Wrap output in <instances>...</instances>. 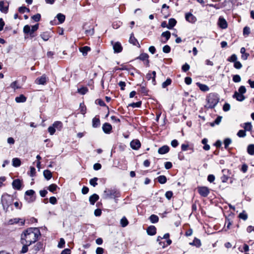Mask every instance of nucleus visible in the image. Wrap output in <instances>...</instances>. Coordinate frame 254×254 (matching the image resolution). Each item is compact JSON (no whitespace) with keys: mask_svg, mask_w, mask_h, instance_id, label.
Here are the masks:
<instances>
[{"mask_svg":"<svg viewBox=\"0 0 254 254\" xmlns=\"http://www.w3.org/2000/svg\"><path fill=\"white\" fill-rule=\"evenodd\" d=\"M41 236V232L38 228H29L21 235V243H28L30 245L35 243Z\"/></svg>","mask_w":254,"mask_h":254,"instance_id":"f257e3e1","label":"nucleus"},{"mask_svg":"<svg viewBox=\"0 0 254 254\" xmlns=\"http://www.w3.org/2000/svg\"><path fill=\"white\" fill-rule=\"evenodd\" d=\"M207 106L209 108H213L219 102L218 95L211 93L207 97Z\"/></svg>","mask_w":254,"mask_h":254,"instance_id":"f03ea898","label":"nucleus"},{"mask_svg":"<svg viewBox=\"0 0 254 254\" xmlns=\"http://www.w3.org/2000/svg\"><path fill=\"white\" fill-rule=\"evenodd\" d=\"M118 192L115 189H106L104 191L103 197L105 199L112 198L117 196Z\"/></svg>","mask_w":254,"mask_h":254,"instance_id":"7ed1b4c3","label":"nucleus"},{"mask_svg":"<svg viewBox=\"0 0 254 254\" xmlns=\"http://www.w3.org/2000/svg\"><path fill=\"white\" fill-rule=\"evenodd\" d=\"M11 197L10 195L7 194L2 195L1 202L4 209H7L8 206L11 204Z\"/></svg>","mask_w":254,"mask_h":254,"instance_id":"20e7f679","label":"nucleus"},{"mask_svg":"<svg viewBox=\"0 0 254 254\" xmlns=\"http://www.w3.org/2000/svg\"><path fill=\"white\" fill-rule=\"evenodd\" d=\"M35 191L32 190H27L25 193V199L28 202L31 203L35 201Z\"/></svg>","mask_w":254,"mask_h":254,"instance_id":"39448f33","label":"nucleus"},{"mask_svg":"<svg viewBox=\"0 0 254 254\" xmlns=\"http://www.w3.org/2000/svg\"><path fill=\"white\" fill-rule=\"evenodd\" d=\"M198 191L200 195L203 197H206L209 193V190L206 187H198Z\"/></svg>","mask_w":254,"mask_h":254,"instance_id":"423d86ee","label":"nucleus"},{"mask_svg":"<svg viewBox=\"0 0 254 254\" xmlns=\"http://www.w3.org/2000/svg\"><path fill=\"white\" fill-rule=\"evenodd\" d=\"M47 77L46 75L44 74L41 77L37 78L35 80V83L39 85H45L46 84Z\"/></svg>","mask_w":254,"mask_h":254,"instance_id":"0eeeda50","label":"nucleus"},{"mask_svg":"<svg viewBox=\"0 0 254 254\" xmlns=\"http://www.w3.org/2000/svg\"><path fill=\"white\" fill-rule=\"evenodd\" d=\"M112 44L115 53H118L122 52L123 48L120 42H117L114 43L113 42H112Z\"/></svg>","mask_w":254,"mask_h":254,"instance_id":"6e6552de","label":"nucleus"},{"mask_svg":"<svg viewBox=\"0 0 254 254\" xmlns=\"http://www.w3.org/2000/svg\"><path fill=\"white\" fill-rule=\"evenodd\" d=\"M218 24L222 29H226L228 26L226 20L221 16L219 18Z\"/></svg>","mask_w":254,"mask_h":254,"instance_id":"1a4fd4ad","label":"nucleus"},{"mask_svg":"<svg viewBox=\"0 0 254 254\" xmlns=\"http://www.w3.org/2000/svg\"><path fill=\"white\" fill-rule=\"evenodd\" d=\"M186 19L187 21L193 23L196 21V18L191 13H188L185 15Z\"/></svg>","mask_w":254,"mask_h":254,"instance_id":"9d476101","label":"nucleus"},{"mask_svg":"<svg viewBox=\"0 0 254 254\" xmlns=\"http://www.w3.org/2000/svg\"><path fill=\"white\" fill-rule=\"evenodd\" d=\"M155 77H156V72L155 71H153L152 72H148L146 74V78L148 80L152 79V83L153 85L156 84Z\"/></svg>","mask_w":254,"mask_h":254,"instance_id":"9b49d317","label":"nucleus"},{"mask_svg":"<svg viewBox=\"0 0 254 254\" xmlns=\"http://www.w3.org/2000/svg\"><path fill=\"white\" fill-rule=\"evenodd\" d=\"M102 129L105 133L109 134L111 132L112 127L110 124L106 123L103 124Z\"/></svg>","mask_w":254,"mask_h":254,"instance_id":"f8f14e48","label":"nucleus"},{"mask_svg":"<svg viewBox=\"0 0 254 254\" xmlns=\"http://www.w3.org/2000/svg\"><path fill=\"white\" fill-rule=\"evenodd\" d=\"M130 147L133 149L137 150L140 148L141 144H140V141L138 140L135 139V140H133L132 141H131L130 142Z\"/></svg>","mask_w":254,"mask_h":254,"instance_id":"ddd939ff","label":"nucleus"},{"mask_svg":"<svg viewBox=\"0 0 254 254\" xmlns=\"http://www.w3.org/2000/svg\"><path fill=\"white\" fill-rule=\"evenodd\" d=\"M12 187L17 190L21 189V182L19 179L14 180L12 183Z\"/></svg>","mask_w":254,"mask_h":254,"instance_id":"4468645a","label":"nucleus"},{"mask_svg":"<svg viewBox=\"0 0 254 254\" xmlns=\"http://www.w3.org/2000/svg\"><path fill=\"white\" fill-rule=\"evenodd\" d=\"M234 98L236 99L238 101L242 102L245 99V97L242 94H240L237 91H235L234 95H233Z\"/></svg>","mask_w":254,"mask_h":254,"instance_id":"2eb2a0df","label":"nucleus"},{"mask_svg":"<svg viewBox=\"0 0 254 254\" xmlns=\"http://www.w3.org/2000/svg\"><path fill=\"white\" fill-rule=\"evenodd\" d=\"M8 5L5 4L3 1H0V11L1 12L6 13L8 9Z\"/></svg>","mask_w":254,"mask_h":254,"instance_id":"dca6fc26","label":"nucleus"},{"mask_svg":"<svg viewBox=\"0 0 254 254\" xmlns=\"http://www.w3.org/2000/svg\"><path fill=\"white\" fill-rule=\"evenodd\" d=\"M161 36L165 38V40H161V42L163 43H166L167 41L170 39L171 36V33L169 31H167L163 32L161 34Z\"/></svg>","mask_w":254,"mask_h":254,"instance_id":"f3484780","label":"nucleus"},{"mask_svg":"<svg viewBox=\"0 0 254 254\" xmlns=\"http://www.w3.org/2000/svg\"><path fill=\"white\" fill-rule=\"evenodd\" d=\"M169 151V147L167 145H164L159 148L158 152L160 154H164L167 153Z\"/></svg>","mask_w":254,"mask_h":254,"instance_id":"a211bd4d","label":"nucleus"},{"mask_svg":"<svg viewBox=\"0 0 254 254\" xmlns=\"http://www.w3.org/2000/svg\"><path fill=\"white\" fill-rule=\"evenodd\" d=\"M99 196L97 194H93L89 197V202L91 205H94L96 201L99 199Z\"/></svg>","mask_w":254,"mask_h":254,"instance_id":"6ab92c4d","label":"nucleus"},{"mask_svg":"<svg viewBox=\"0 0 254 254\" xmlns=\"http://www.w3.org/2000/svg\"><path fill=\"white\" fill-rule=\"evenodd\" d=\"M129 42L130 43L133 44V45L138 46V47H140V45L138 42L137 41V39L134 37L133 34L132 33L130 35L129 39Z\"/></svg>","mask_w":254,"mask_h":254,"instance_id":"aec40b11","label":"nucleus"},{"mask_svg":"<svg viewBox=\"0 0 254 254\" xmlns=\"http://www.w3.org/2000/svg\"><path fill=\"white\" fill-rule=\"evenodd\" d=\"M147 233L148 235L153 236L156 233V229L154 226H149L147 229Z\"/></svg>","mask_w":254,"mask_h":254,"instance_id":"412c9836","label":"nucleus"},{"mask_svg":"<svg viewBox=\"0 0 254 254\" xmlns=\"http://www.w3.org/2000/svg\"><path fill=\"white\" fill-rule=\"evenodd\" d=\"M91 49L88 46H84L79 48V51L82 53L83 56L87 55L88 52L90 51Z\"/></svg>","mask_w":254,"mask_h":254,"instance_id":"4be33fe9","label":"nucleus"},{"mask_svg":"<svg viewBox=\"0 0 254 254\" xmlns=\"http://www.w3.org/2000/svg\"><path fill=\"white\" fill-rule=\"evenodd\" d=\"M100 125V121L99 118H97L96 117H94L92 119V127H99Z\"/></svg>","mask_w":254,"mask_h":254,"instance_id":"5701e85b","label":"nucleus"},{"mask_svg":"<svg viewBox=\"0 0 254 254\" xmlns=\"http://www.w3.org/2000/svg\"><path fill=\"white\" fill-rule=\"evenodd\" d=\"M196 85L198 86L199 89L203 92L208 91L209 90V88L208 86L205 84H203L200 83H196Z\"/></svg>","mask_w":254,"mask_h":254,"instance_id":"b1692460","label":"nucleus"},{"mask_svg":"<svg viewBox=\"0 0 254 254\" xmlns=\"http://www.w3.org/2000/svg\"><path fill=\"white\" fill-rule=\"evenodd\" d=\"M53 126L55 129H57L58 130H61L63 127V123L60 121H56L54 123Z\"/></svg>","mask_w":254,"mask_h":254,"instance_id":"393cba45","label":"nucleus"},{"mask_svg":"<svg viewBox=\"0 0 254 254\" xmlns=\"http://www.w3.org/2000/svg\"><path fill=\"white\" fill-rule=\"evenodd\" d=\"M177 21L174 18H170L169 20L167 28L169 29H172L176 24Z\"/></svg>","mask_w":254,"mask_h":254,"instance_id":"a878e982","label":"nucleus"},{"mask_svg":"<svg viewBox=\"0 0 254 254\" xmlns=\"http://www.w3.org/2000/svg\"><path fill=\"white\" fill-rule=\"evenodd\" d=\"M43 175L45 179L47 180H49L52 177V174L51 172L49 170H46L44 171Z\"/></svg>","mask_w":254,"mask_h":254,"instance_id":"bb28decb","label":"nucleus"},{"mask_svg":"<svg viewBox=\"0 0 254 254\" xmlns=\"http://www.w3.org/2000/svg\"><path fill=\"white\" fill-rule=\"evenodd\" d=\"M40 36L45 41H48L51 37L50 33L48 32H43L41 34Z\"/></svg>","mask_w":254,"mask_h":254,"instance_id":"cd10ccee","label":"nucleus"},{"mask_svg":"<svg viewBox=\"0 0 254 254\" xmlns=\"http://www.w3.org/2000/svg\"><path fill=\"white\" fill-rule=\"evenodd\" d=\"M17 103H23L26 100V98L22 94L18 97H16L15 99Z\"/></svg>","mask_w":254,"mask_h":254,"instance_id":"c85d7f7f","label":"nucleus"},{"mask_svg":"<svg viewBox=\"0 0 254 254\" xmlns=\"http://www.w3.org/2000/svg\"><path fill=\"white\" fill-rule=\"evenodd\" d=\"M149 56L146 53H142L140 55V56L138 57V59L141 61H145L146 60L147 63H149L148 61Z\"/></svg>","mask_w":254,"mask_h":254,"instance_id":"c756f323","label":"nucleus"},{"mask_svg":"<svg viewBox=\"0 0 254 254\" xmlns=\"http://www.w3.org/2000/svg\"><path fill=\"white\" fill-rule=\"evenodd\" d=\"M21 165L20 160L18 158H14L12 159V165L14 167H17Z\"/></svg>","mask_w":254,"mask_h":254,"instance_id":"7c9ffc66","label":"nucleus"},{"mask_svg":"<svg viewBox=\"0 0 254 254\" xmlns=\"http://www.w3.org/2000/svg\"><path fill=\"white\" fill-rule=\"evenodd\" d=\"M247 152L251 155H254V144H250L248 145Z\"/></svg>","mask_w":254,"mask_h":254,"instance_id":"2f4dec72","label":"nucleus"},{"mask_svg":"<svg viewBox=\"0 0 254 254\" xmlns=\"http://www.w3.org/2000/svg\"><path fill=\"white\" fill-rule=\"evenodd\" d=\"M21 244L23 245V247L22 248V249H21V251L20 252L22 254H25L28 250V247L31 245L29 244H28V243H21Z\"/></svg>","mask_w":254,"mask_h":254,"instance_id":"473e14b6","label":"nucleus"},{"mask_svg":"<svg viewBox=\"0 0 254 254\" xmlns=\"http://www.w3.org/2000/svg\"><path fill=\"white\" fill-rule=\"evenodd\" d=\"M149 220L151 223H155L158 222L159 218L157 215L152 214L150 216Z\"/></svg>","mask_w":254,"mask_h":254,"instance_id":"72a5a7b5","label":"nucleus"},{"mask_svg":"<svg viewBox=\"0 0 254 254\" xmlns=\"http://www.w3.org/2000/svg\"><path fill=\"white\" fill-rule=\"evenodd\" d=\"M56 17L59 21L60 23H63L65 20V15L62 13H59L57 15Z\"/></svg>","mask_w":254,"mask_h":254,"instance_id":"f704fd0d","label":"nucleus"},{"mask_svg":"<svg viewBox=\"0 0 254 254\" xmlns=\"http://www.w3.org/2000/svg\"><path fill=\"white\" fill-rule=\"evenodd\" d=\"M158 181L161 184H164L167 182V178L164 175H161L157 178Z\"/></svg>","mask_w":254,"mask_h":254,"instance_id":"c9c22d12","label":"nucleus"},{"mask_svg":"<svg viewBox=\"0 0 254 254\" xmlns=\"http://www.w3.org/2000/svg\"><path fill=\"white\" fill-rule=\"evenodd\" d=\"M172 83V80L170 78H167L165 81L162 83V87L163 88H166L167 86L170 85Z\"/></svg>","mask_w":254,"mask_h":254,"instance_id":"e433bc0d","label":"nucleus"},{"mask_svg":"<svg viewBox=\"0 0 254 254\" xmlns=\"http://www.w3.org/2000/svg\"><path fill=\"white\" fill-rule=\"evenodd\" d=\"M128 222L125 217H123L121 220V224L122 227H125L128 225Z\"/></svg>","mask_w":254,"mask_h":254,"instance_id":"4c0bfd02","label":"nucleus"},{"mask_svg":"<svg viewBox=\"0 0 254 254\" xmlns=\"http://www.w3.org/2000/svg\"><path fill=\"white\" fill-rule=\"evenodd\" d=\"M237 56L236 54H233L228 59L227 61L230 62H233L235 63L236 61H237Z\"/></svg>","mask_w":254,"mask_h":254,"instance_id":"58836bf2","label":"nucleus"},{"mask_svg":"<svg viewBox=\"0 0 254 254\" xmlns=\"http://www.w3.org/2000/svg\"><path fill=\"white\" fill-rule=\"evenodd\" d=\"M57 185L55 184H53L49 186L48 190L51 192H54L55 191L57 190Z\"/></svg>","mask_w":254,"mask_h":254,"instance_id":"ea45409f","label":"nucleus"},{"mask_svg":"<svg viewBox=\"0 0 254 254\" xmlns=\"http://www.w3.org/2000/svg\"><path fill=\"white\" fill-rule=\"evenodd\" d=\"M239 217L244 220H246L248 219V215L245 211H243L239 214Z\"/></svg>","mask_w":254,"mask_h":254,"instance_id":"a19ab883","label":"nucleus"},{"mask_svg":"<svg viewBox=\"0 0 254 254\" xmlns=\"http://www.w3.org/2000/svg\"><path fill=\"white\" fill-rule=\"evenodd\" d=\"M232 140L229 138H226L224 141L225 148L227 149L228 146L231 143Z\"/></svg>","mask_w":254,"mask_h":254,"instance_id":"79ce46f5","label":"nucleus"},{"mask_svg":"<svg viewBox=\"0 0 254 254\" xmlns=\"http://www.w3.org/2000/svg\"><path fill=\"white\" fill-rule=\"evenodd\" d=\"M10 87L14 90L20 88L16 81L12 82L10 85Z\"/></svg>","mask_w":254,"mask_h":254,"instance_id":"37998d69","label":"nucleus"},{"mask_svg":"<svg viewBox=\"0 0 254 254\" xmlns=\"http://www.w3.org/2000/svg\"><path fill=\"white\" fill-rule=\"evenodd\" d=\"M98 178L96 177H95L92 179H91L89 181L90 184L95 187L97 185V181H98Z\"/></svg>","mask_w":254,"mask_h":254,"instance_id":"c03bdc74","label":"nucleus"},{"mask_svg":"<svg viewBox=\"0 0 254 254\" xmlns=\"http://www.w3.org/2000/svg\"><path fill=\"white\" fill-rule=\"evenodd\" d=\"M190 245H193L196 246L197 247H199L201 245L200 241L196 238H195L192 243H190Z\"/></svg>","mask_w":254,"mask_h":254,"instance_id":"a18cd8bd","label":"nucleus"},{"mask_svg":"<svg viewBox=\"0 0 254 254\" xmlns=\"http://www.w3.org/2000/svg\"><path fill=\"white\" fill-rule=\"evenodd\" d=\"M88 91L86 87H82L78 89V92L82 95L85 94Z\"/></svg>","mask_w":254,"mask_h":254,"instance_id":"49530a36","label":"nucleus"},{"mask_svg":"<svg viewBox=\"0 0 254 254\" xmlns=\"http://www.w3.org/2000/svg\"><path fill=\"white\" fill-rule=\"evenodd\" d=\"M18 11L19 12L23 13L26 11L28 12L30 11V10L29 8H26L25 6H21L19 7Z\"/></svg>","mask_w":254,"mask_h":254,"instance_id":"de8ad7c7","label":"nucleus"},{"mask_svg":"<svg viewBox=\"0 0 254 254\" xmlns=\"http://www.w3.org/2000/svg\"><path fill=\"white\" fill-rule=\"evenodd\" d=\"M31 32V28L29 25H26L24 26L23 32L25 34H29Z\"/></svg>","mask_w":254,"mask_h":254,"instance_id":"09e8293b","label":"nucleus"},{"mask_svg":"<svg viewBox=\"0 0 254 254\" xmlns=\"http://www.w3.org/2000/svg\"><path fill=\"white\" fill-rule=\"evenodd\" d=\"M237 135L240 137H244L246 135V131L245 130H240L238 133Z\"/></svg>","mask_w":254,"mask_h":254,"instance_id":"8fccbe9b","label":"nucleus"},{"mask_svg":"<svg viewBox=\"0 0 254 254\" xmlns=\"http://www.w3.org/2000/svg\"><path fill=\"white\" fill-rule=\"evenodd\" d=\"M245 130H248L250 131L252 129V126L251 123H246L245 124L244 126Z\"/></svg>","mask_w":254,"mask_h":254,"instance_id":"3c124183","label":"nucleus"},{"mask_svg":"<svg viewBox=\"0 0 254 254\" xmlns=\"http://www.w3.org/2000/svg\"><path fill=\"white\" fill-rule=\"evenodd\" d=\"M94 33L93 28H91L89 29L85 30V34L86 35H93Z\"/></svg>","mask_w":254,"mask_h":254,"instance_id":"603ef678","label":"nucleus"},{"mask_svg":"<svg viewBox=\"0 0 254 254\" xmlns=\"http://www.w3.org/2000/svg\"><path fill=\"white\" fill-rule=\"evenodd\" d=\"M171 51V48L168 45H165L163 47V52L165 53H169Z\"/></svg>","mask_w":254,"mask_h":254,"instance_id":"864d4df0","label":"nucleus"},{"mask_svg":"<svg viewBox=\"0 0 254 254\" xmlns=\"http://www.w3.org/2000/svg\"><path fill=\"white\" fill-rule=\"evenodd\" d=\"M32 18L36 22L40 21L41 19V15L39 13H37L32 17Z\"/></svg>","mask_w":254,"mask_h":254,"instance_id":"5fc2aeb1","label":"nucleus"},{"mask_svg":"<svg viewBox=\"0 0 254 254\" xmlns=\"http://www.w3.org/2000/svg\"><path fill=\"white\" fill-rule=\"evenodd\" d=\"M241 78L240 75H235L233 77V80L235 82H239L241 81Z\"/></svg>","mask_w":254,"mask_h":254,"instance_id":"6e6d98bb","label":"nucleus"},{"mask_svg":"<svg viewBox=\"0 0 254 254\" xmlns=\"http://www.w3.org/2000/svg\"><path fill=\"white\" fill-rule=\"evenodd\" d=\"M234 66L236 69H240L242 67V64L240 62L237 61L234 63Z\"/></svg>","mask_w":254,"mask_h":254,"instance_id":"4d7b16f0","label":"nucleus"},{"mask_svg":"<svg viewBox=\"0 0 254 254\" xmlns=\"http://www.w3.org/2000/svg\"><path fill=\"white\" fill-rule=\"evenodd\" d=\"M246 92V89L244 86H241L238 90V93L240 94H242L243 95V94L245 93Z\"/></svg>","mask_w":254,"mask_h":254,"instance_id":"13d9d810","label":"nucleus"},{"mask_svg":"<svg viewBox=\"0 0 254 254\" xmlns=\"http://www.w3.org/2000/svg\"><path fill=\"white\" fill-rule=\"evenodd\" d=\"M95 103L96 104H98V105L101 106H106V104H105L104 102L100 99H97L95 101Z\"/></svg>","mask_w":254,"mask_h":254,"instance_id":"bf43d9fd","label":"nucleus"},{"mask_svg":"<svg viewBox=\"0 0 254 254\" xmlns=\"http://www.w3.org/2000/svg\"><path fill=\"white\" fill-rule=\"evenodd\" d=\"M64 240L63 238H61L58 246L59 248H64Z\"/></svg>","mask_w":254,"mask_h":254,"instance_id":"052dcab7","label":"nucleus"},{"mask_svg":"<svg viewBox=\"0 0 254 254\" xmlns=\"http://www.w3.org/2000/svg\"><path fill=\"white\" fill-rule=\"evenodd\" d=\"M250 33V28L249 27L246 26L243 29V34L244 35H248Z\"/></svg>","mask_w":254,"mask_h":254,"instance_id":"680f3d73","label":"nucleus"},{"mask_svg":"<svg viewBox=\"0 0 254 254\" xmlns=\"http://www.w3.org/2000/svg\"><path fill=\"white\" fill-rule=\"evenodd\" d=\"M21 219L18 218H14L9 220V223L10 224H17L19 223Z\"/></svg>","mask_w":254,"mask_h":254,"instance_id":"e2e57ef3","label":"nucleus"},{"mask_svg":"<svg viewBox=\"0 0 254 254\" xmlns=\"http://www.w3.org/2000/svg\"><path fill=\"white\" fill-rule=\"evenodd\" d=\"M48 131L51 135H53L55 133L56 129H55L53 125L48 127Z\"/></svg>","mask_w":254,"mask_h":254,"instance_id":"0e129e2a","label":"nucleus"},{"mask_svg":"<svg viewBox=\"0 0 254 254\" xmlns=\"http://www.w3.org/2000/svg\"><path fill=\"white\" fill-rule=\"evenodd\" d=\"M230 109V105L228 103H225L223 107V110L225 112L229 111Z\"/></svg>","mask_w":254,"mask_h":254,"instance_id":"69168bd1","label":"nucleus"},{"mask_svg":"<svg viewBox=\"0 0 254 254\" xmlns=\"http://www.w3.org/2000/svg\"><path fill=\"white\" fill-rule=\"evenodd\" d=\"M141 105V102L140 101L137 102L136 103H133L130 104V106L133 108H138L140 107Z\"/></svg>","mask_w":254,"mask_h":254,"instance_id":"338daca9","label":"nucleus"},{"mask_svg":"<svg viewBox=\"0 0 254 254\" xmlns=\"http://www.w3.org/2000/svg\"><path fill=\"white\" fill-rule=\"evenodd\" d=\"M173 196V192L171 191H167L165 193V196L168 199H170Z\"/></svg>","mask_w":254,"mask_h":254,"instance_id":"774afa93","label":"nucleus"}]
</instances>
